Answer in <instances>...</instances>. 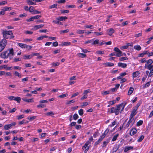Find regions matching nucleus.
I'll list each match as a JSON object with an SVG mask.
<instances>
[{
  "label": "nucleus",
  "mask_w": 153,
  "mask_h": 153,
  "mask_svg": "<svg viewBox=\"0 0 153 153\" xmlns=\"http://www.w3.org/2000/svg\"><path fill=\"white\" fill-rule=\"evenodd\" d=\"M71 45V43L69 42H64L63 45L64 46H67L69 45Z\"/></svg>",
  "instance_id": "obj_45"
},
{
  "label": "nucleus",
  "mask_w": 153,
  "mask_h": 153,
  "mask_svg": "<svg viewBox=\"0 0 153 153\" xmlns=\"http://www.w3.org/2000/svg\"><path fill=\"white\" fill-rule=\"evenodd\" d=\"M67 19V17L66 16H61L60 17V21H63L64 20H65L66 19Z\"/></svg>",
  "instance_id": "obj_55"
},
{
  "label": "nucleus",
  "mask_w": 153,
  "mask_h": 153,
  "mask_svg": "<svg viewBox=\"0 0 153 153\" xmlns=\"http://www.w3.org/2000/svg\"><path fill=\"white\" fill-rule=\"evenodd\" d=\"M34 17L35 19H39L41 17V15H37L34 16Z\"/></svg>",
  "instance_id": "obj_57"
},
{
  "label": "nucleus",
  "mask_w": 153,
  "mask_h": 153,
  "mask_svg": "<svg viewBox=\"0 0 153 153\" xmlns=\"http://www.w3.org/2000/svg\"><path fill=\"white\" fill-rule=\"evenodd\" d=\"M7 44V40L3 39L0 42V52L2 51L5 48Z\"/></svg>",
  "instance_id": "obj_3"
},
{
  "label": "nucleus",
  "mask_w": 153,
  "mask_h": 153,
  "mask_svg": "<svg viewBox=\"0 0 153 153\" xmlns=\"http://www.w3.org/2000/svg\"><path fill=\"white\" fill-rule=\"evenodd\" d=\"M24 115H20L18 116L17 117L18 120H20L21 119L23 118L24 117Z\"/></svg>",
  "instance_id": "obj_44"
},
{
  "label": "nucleus",
  "mask_w": 153,
  "mask_h": 153,
  "mask_svg": "<svg viewBox=\"0 0 153 153\" xmlns=\"http://www.w3.org/2000/svg\"><path fill=\"white\" fill-rule=\"evenodd\" d=\"M77 55L79 57L81 58H84L86 56V55L85 54L79 53L77 54Z\"/></svg>",
  "instance_id": "obj_15"
},
{
  "label": "nucleus",
  "mask_w": 153,
  "mask_h": 153,
  "mask_svg": "<svg viewBox=\"0 0 153 153\" xmlns=\"http://www.w3.org/2000/svg\"><path fill=\"white\" fill-rule=\"evenodd\" d=\"M94 33L97 36L102 35L103 34V33L102 32L99 33L97 32H95Z\"/></svg>",
  "instance_id": "obj_62"
},
{
  "label": "nucleus",
  "mask_w": 153,
  "mask_h": 153,
  "mask_svg": "<svg viewBox=\"0 0 153 153\" xmlns=\"http://www.w3.org/2000/svg\"><path fill=\"white\" fill-rule=\"evenodd\" d=\"M1 30L3 37L5 38L8 39L10 35V31L4 30Z\"/></svg>",
  "instance_id": "obj_6"
},
{
  "label": "nucleus",
  "mask_w": 153,
  "mask_h": 153,
  "mask_svg": "<svg viewBox=\"0 0 153 153\" xmlns=\"http://www.w3.org/2000/svg\"><path fill=\"white\" fill-rule=\"evenodd\" d=\"M134 48L137 51H140L141 49V47L139 45H135Z\"/></svg>",
  "instance_id": "obj_21"
},
{
  "label": "nucleus",
  "mask_w": 153,
  "mask_h": 153,
  "mask_svg": "<svg viewBox=\"0 0 153 153\" xmlns=\"http://www.w3.org/2000/svg\"><path fill=\"white\" fill-rule=\"evenodd\" d=\"M44 26V25H40L35 26L33 29L34 30H37L40 28Z\"/></svg>",
  "instance_id": "obj_13"
},
{
  "label": "nucleus",
  "mask_w": 153,
  "mask_h": 153,
  "mask_svg": "<svg viewBox=\"0 0 153 153\" xmlns=\"http://www.w3.org/2000/svg\"><path fill=\"white\" fill-rule=\"evenodd\" d=\"M9 55L10 50H8L1 53L0 56L2 58L6 59L8 58Z\"/></svg>",
  "instance_id": "obj_5"
},
{
  "label": "nucleus",
  "mask_w": 153,
  "mask_h": 153,
  "mask_svg": "<svg viewBox=\"0 0 153 153\" xmlns=\"http://www.w3.org/2000/svg\"><path fill=\"white\" fill-rule=\"evenodd\" d=\"M79 114L80 115H82L83 114V110L82 109H80L78 111Z\"/></svg>",
  "instance_id": "obj_42"
},
{
  "label": "nucleus",
  "mask_w": 153,
  "mask_h": 153,
  "mask_svg": "<svg viewBox=\"0 0 153 153\" xmlns=\"http://www.w3.org/2000/svg\"><path fill=\"white\" fill-rule=\"evenodd\" d=\"M108 143V141H104L103 142V145H102V147H105L106 146L107 144V143Z\"/></svg>",
  "instance_id": "obj_51"
},
{
  "label": "nucleus",
  "mask_w": 153,
  "mask_h": 153,
  "mask_svg": "<svg viewBox=\"0 0 153 153\" xmlns=\"http://www.w3.org/2000/svg\"><path fill=\"white\" fill-rule=\"evenodd\" d=\"M34 19H35L34 16H33L31 17L29 19H27L26 20V21L28 22L33 21Z\"/></svg>",
  "instance_id": "obj_37"
},
{
  "label": "nucleus",
  "mask_w": 153,
  "mask_h": 153,
  "mask_svg": "<svg viewBox=\"0 0 153 153\" xmlns=\"http://www.w3.org/2000/svg\"><path fill=\"white\" fill-rule=\"evenodd\" d=\"M103 64L105 65V67L109 66L111 67L114 65V64L111 62H106L103 63Z\"/></svg>",
  "instance_id": "obj_17"
},
{
  "label": "nucleus",
  "mask_w": 153,
  "mask_h": 153,
  "mask_svg": "<svg viewBox=\"0 0 153 153\" xmlns=\"http://www.w3.org/2000/svg\"><path fill=\"white\" fill-rule=\"evenodd\" d=\"M135 121V120L134 118L129 117V120L127 122L126 124L124 127L125 128H126L130 126V127H131L134 124Z\"/></svg>",
  "instance_id": "obj_2"
},
{
  "label": "nucleus",
  "mask_w": 153,
  "mask_h": 153,
  "mask_svg": "<svg viewBox=\"0 0 153 153\" xmlns=\"http://www.w3.org/2000/svg\"><path fill=\"white\" fill-rule=\"evenodd\" d=\"M48 32V30L47 29L42 30H39V32L40 33H46Z\"/></svg>",
  "instance_id": "obj_56"
},
{
  "label": "nucleus",
  "mask_w": 153,
  "mask_h": 153,
  "mask_svg": "<svg viewBox=\"0 0 153 153\" xmlns=\"http://www.w3.org/2000/svg\"><path fill=\"white\" fill-rule=\"evenodd\" d=\"M90 92L91 91H90V90L89 89H88L84 91L83 94H86L90 93Z\"/></svg>",
  "instance_id": "obj_48"
},
{
  "label": "nucleus",
  "mask_w": 153,
  "mask_h": 153,
  "mask_svg": "<svg viewBox=\"0 0 153 153\" xmlns=\"http://www.w3.org/2000/svg\"><path fill=\"white\" fill-rule=\"evenodd\" d=\"M96 53L98 54H104V51H97L96 52Z\"/></svg>",
  "instance_id": "obj_43"
},
{
  "label": "nucleus",
  "mask_w": 153,
  "mask_h": 153,
  "mask_svg": "<svg viewBox=\"0 0 153 153\" xmlns=\"http://www.w3.org/2000/svg\"><path fill=\"white\" fill-rule=\"evenodd\" d=\"M10 100H14L19 103L21 100V98L19 97H15L13 96H11L10 97Z\"/></svg>",
  "instance_id": "obj_7"
},
{
  "label": "nucleus",
  "mask_w": 153,
  "mask_h": 153,
  "mask_svg": "<svg viewBox=\"0 0 153 153\" xmlns=\"http://www.w3.org/2000/svg\"><path fill=\"white\" fill-rule=\"evenodd\" d=\"M118 65L119 67H121L123 68H125L127 66V64L126 63H123L121 62L118 63Z\"/></svg>",
  "instance_id": "obj_16"
},
{
  "label": "nucleus",
  "mask_w": 153,
  "mask_h": 153,
  "mask_svg": "<svg viewBox=\"0 0 153 153\" xmlns=\"http://www.w3.org/2000/svg\"><path fill=\"white\" fill-rule=\"evenodd\" d=\"M69 12V11L68 10H61V13H68Z\"/></svg>",
  "instance_id": "obj_49"
},
{
  "label": "nucleus",
  "mask_w": 153,
  "mask_h": 153,
  "mask_svg": "<svg viewBox=\"0 0 153 153\" xmlns=\"http://www.w3.org/2000/svg\"><path fill=\"white\" fill-rule=\"evenodd\" d=\"M53 46L56 47L58 45V43L57 42H55L53 43Z\"/></svg>",
  "instance_id": "obj_63"
},
{
  "label": "nucleus",
  "mask_w": 153,
  "mask_h": 153,
  "mask_svg": "<svg viewBox=\"0 0 153 153\" xmlns=\"http://www.w3.org/2000/svg\"><path fill=\"white\" fill-rule=\"evenodd\" d=\"M104 137V135L101 136L100 138L95 143V144L96 145H97L99 143V142H100L102 140V139H103V138Z\"/></svg>",
  "instance_id": "obj_18"
},
{
  "label": "nucleus",
  "mask_w": 153,
  "mask_h": 153,
  "mask_svg": "<svg viewBox=\"0 0 153 153\" xmlns=\"http://www.w3.org/2000/svg\"><path fill=\"white\" fill-rule=\"evenodd\" d=\"M29 48L28 49V50H30L32 48V47L31 46H28L26 44H24L23 48Z\"/></svg>",
  "instance_id": "obj_35"
},
{
  "label": "nucleus",
  "mask_w": 153,
  "mask_h": 153,
  "mask_svg": "<svg viewBox=\"0 0 153 153\" xmlns=\"http://www.w3.org/2000/svg\"><path fill=\"white\" fill-rule=\"evenodd\" d=\"M78 117V116L76 114H74L73 116V118L74 120H76Z\"/></svg>",
  "instance_id": "obj_46"
},
{
  "label": "nucleus",
  "mask_w": 153,
  "mask_h": 153,
  "mask_svg": "<svg viewBox=\"0 0 153 153\" xmlns=\"http://www.w3.org/2000/svg\"><path fill=\"white\" fill-rule=\"evenodd\" d=\"M128 59V58L126 57H121L119 58V60L120 61H122L125 60H127Z\"/></svg>",
  "instance_id": "obj_31"
},
{
  "label": "nucleus",
  "mask_w": 153,
  "mask_h": 153,
  "mask_svg": "<svg viewBox=\"0 0 153 153\" xmlns=\"http://www.w3.org/2000/svg\"><path fill=\"white\" fill-rule=\"evenodd\" d=\"M68 94L67 93H66V94H62L61 95H59L58 96V97H59L60 98H64L65 97H67V96H68Z\"/></svg>",
  "instance_id": "obj_24"
},
{
  "label": "nucleus",
  "mask_w": 153,
  "mask_h": 153,
  "mask_svg": "<svg viewBox=\"0 0 153 153\" xmlns=\"http://www.w3.org/2000/svg\"><path fill=\"white\" fill-rule=\"evenodd\" d=\"M133 148V147L132 146H126L124 151L125 152H126L132 149Z\"/></svg>",
  "instance_id": "obj_19"
},
{
  "label": "nucleus",
  "mask_w": 153,
  "mask_h": 153,
  "mask_svg": "<svg viewBox=\"0 0 153 153\" xmlns=\"http://www.w3.org/2000/svg\"><path fill=\"white\" fill-rule=\"evenodd\" d=\"M139 74V71H136L134 72L133 73V77L135 78Z\"/></svg>",
  "instance_id": "obj_23"
},
{
  "label": "nucleus",
  "mask_w": 153,
  "mask_h": 153,
  "mask_svg": "<svg viewBox=\"0 0 153 153\" xmlns=\"http://www.w3.org/2000/svg\"><path fill=\"white\" fill-rule=\"evenodd\" d=\"M116 55L117 57H120L122 56V51H120V52H116Z\"/></svg>",
  "instance_id": "obj_28"
},
{
  "label": "nucleus",
  "mask_w": 153,
  "mask_h": 153,
  "mask_svg": "<svg viewBox=\"0 0 153 153\" xmlns=\"http://www.w3.org/2000/svg\"><path fill=\"white\" fill-rule=\"evenodd\" d=\"M54 112L53 111H50L46 113L45 115L47 116H52L54 114Z\"/></svg>",
  "instance_id": "obj_26"
},
{
  "label": "nucleus",
  "mask_w": 153,
  "mask_h": 153,
  "mask_svg": "<svg viewBox=\"0 0 153 153\" xmlns=\"http://www.w3.org/2000/svg\"><path fill=\"white\" fill-rule=\"evenodd\" d=\"M142 35V33H139L138 34H135L134 35V36L135 37H138L140 36H141Z\"/></svg>",
  "instance_id": "obj_53"
},
{
  "label": "nucleus",
  "mask_w": 153,
  "mask_h": 153,
  "mask_svg": "<svg viewBox=\"0 0 153 153\" xmlns=\"http://www.w3.org/2000/svg\"><path fill=\"white\" fill-rule=\"evenodd\" d=\"M144 136L143 135H142L137 140L138 142H140L141 141L143 140L144 139Z\"/></svg>",
  "instance_id": "obj_33"
},
{
  "label": "nucleus",
  "mask_w": 153,
  "mask_h": 153,
  "mask_svg": "<svg viewBox=\"0 0 153 153\" xmlns=\"http://www.w3.org/2000/svg\"><path fill=\"white\" fill-rule=\"evenodd\" d=\"M114 51H115L116 52H120V49L117 47H115L114 49Z\"/></svg>",
  "instance_id": "obj_64"
},
{
  "label": "nucleus",
  "mask_w": 153,
  "mask_h": 153,
  "mask_svg": "<svg viewBox=\"0 0 153 153\" xmlns=\"http://www.w3.org/2000/svg\"><path fill=\"white\" fill-rule=\"evenodd\" d=\"M101 94L103 95L109 94H110V91H102Z\"/></svg>",
  "instance_id": "obj_29"
},
{
  "label": "nucleus",
  "mask_w": 153,
  "mask_h": 153,
  "mask_svg": "<svg viewBox=\"0 0 153 153\" xmlns=\"http://www.w3.org/2000/svg\"><path fill=\"white\" fill-rule=\"evenodd\" d=\"M134 90V88L132 87H130L128 92V95H131L133 92Z\"/></svg>",
  "instance_id": "obj_20"
},
{
  "label": "nucleus",
  "mask_w": 153,
  "mask_h": 153,
  "mask_svg": "<svg viewBox=\"0 0 153 153\" xmlns=\"http://www.w3.org/2000/svg\"><path fill=\"white\" fill-rule=\"evenodd\" d=\"M66 1L65 0H60L58 1H57V2L58 3H65V2Z\"/></svg>",
  "instance_id": "obj_58"
},
{
  "label": "nucleus",
  "mask_w": 153,
  "mask_h": 153,
  "mask_svg": "<svg viewBox=\"0 0 153 153\" xmlns=\"http://www.w3.org/2000/svg\"><path fill=\"white\" fill-rule=\"evenodd\" d=\"M57 7V4H54L53 5H51L49 7L50 9H52L53 8H56Z\"/></svg>",
  "instance_id": "obj_32"
},
{
  "label": "nucleus",
  "mask_w": 153,
  "mask_h": 153,
  "mask_svg": "<svg viewBox=\"0 0 153 153\" xmlns=\"http://www.w3.org/2000/svg\"><path fill=\"white\" fill-rule=\"evenodd\" d=\"M26 2L28 5H35L36 4V2L35 0H27Z\"/></svg>",
  "instance_id": "obj_10"
},
{
  "label": "nucleus",
  "mask_w": 153,
  "mask_h": 153,
  "mask_svg": "<svg viewBox=\"0 0 153 153\" xmlns=\"http://www.w3.org/2000/svg\"><path fill=\"white\" fill-rule=\"evenodd\" d=\"M107 34L110 36H112V34L114 32V30L112 28L107 30Z\"/></svg>",
  "instance_id": "obj_8"
},
{
  "label": "nucleus",
  "mask_w": 153,
  "mask_h": 153,
  "mask_svg": "<svg viewBox=\"0 0 153 153\" xmlns=\"http://www.w3.org/2000/svg\"><path fill=\"white\" fill-rule=\"evenodd\" d=\"M33 98H31L30 99H27L26 98H22V100L24 101L27 102H33Z\"/></svg>",
  "instance_id": "obj_14"
},
{
  "label": "nucleus",
  "mask_w": 153,
  "mask_h": 153,
  "mask_svg": "<svg viewBox=\"0 0 153 153\" xmlns=\"http://www.w3.org/2000/svg\"><path fill=\"white\" fill-rule=\"evenodd\" d=\"M10 128V125H7L4 126V129L5 130H7Z\"/></svg>",
  "instance_id": "obj_47"
},
{
  "label": "nucleus",
  "mask_w": 153,
  "mask_h": 153,
  "mask_svg": "<svg viewBox=\"0 0 153 153\" xmlns=\"http://www.w3.org/2000/svg\"><path fill=\"white\" fill-rule=\"evenodd\" d=\"M143 121L141 120L139 121L137 123V126H140L142 124Z\"/></svg>",
  "instance_id": "obj_38"
},
{
  "label": "nucleus",
  "mask_w": 153,
  "mask_h": 153,
  "mask_svg": "<svg viewBox=\"0 0 153 153\" xmlns=\"http://www.w3.org/2000/svg\"><path fill=\"white\" fill-rule=\"evenodd\" d=\"M109 131V129L108 128L106 129L105 130L104 133L102 135H104L105 137V135L108 133Z\"/></svg>",
  "instance_id": "obj_41"
},
{
  "label": "nucleus",
  "mask_w": 153,
  "mask_h": 153,
  "mask_svg": "<svg viewBox=\"0 0 153 153\" xmlns=\"http://www.w3.org/2000/svg\"><path fill=\"white\" fill-rule=\"evenodd\" d=\"M99 40L98 39H96L94 41L93 43L92 44V45H96L99 43Z\"/></svg>",
  "instance_id": "obj_36"
},
{
  "label": "nucleus",
  "mask_w": 153,
  "mask_h": 153,
  "mask_svg": "<svg viewBox=\"0 0 153 153\" xmlns=\"http://www.w3.org/2000/svg\"><path fill=\"white\" fill-rule=\"evenodd\" d=\"M126 104V103L125 102H123L119 105H118L117 106V111H118V112L119 113L120 112V110L121 109V108H122L121 110L120 111V112L122 111L124 109V107Z\"/></svg>",
  "instance_id": "obj_4"
},
{
  "label": "nucleus",
  "mask_w": 153,
  "mask_h": 153,
  "mask_svg": "<svg viewBox=\"0 0 153 153\" xmlns=\"http://www.w3.org/2000/svg\"><path fill=\"white\" fill-rule=\"evenodd\" d=\"M23 57L25 59H30L32 58L31 55L28 56L25 55Z\"/></svg>",
  "instance_id": "obj_39"
},
{
  "label": "nucleus",
  "mask_w": 153,
  "mask_h": 153,
  "mask_svg": "<svg viewBox=\"0 0 153 153\" xmlns=\"http://www.w3.org/2000/svg\"><path fill=\"white\" fill-rule=\"evenodd\" d=\"M144 67L145 68H147L149 70H151L153 68V60L150 59L147 60Z\"/></svg>",
  "instance_id": "obj_1"
},
{
  "label": "nucleus",
  "mask_w": 153,
  "mask_h": 153,
  "mask_svg": "<svg viewBox=\"0 0 153 153\" xmlns=\"http://www.w3.org/2000/svg\"><path fill=\"white\" fill-rule=\"evenodd\" d=\"M3 68L7 70H10V67H7V65H3Z\"/></svg>",
  "instance_id": "obj_52"
},
{
  "label": "nucleus",
  "mask_w": 153,
  "mask_h": 153,
  "mask_svg": "<svg viewBox=\"0 0 153 153\" xmlns=\"http://www.w3.org/2000/svg\"><path fill=\"white\" fill-rule=\"evenodd\" d=\"M75 101L74 100H72L70 101H68L66 102V105H69L71 103H74Z\"/></svg>",
  "instance_id": "obj_25"
},
{
  "label": "nucleus",
  "mask_w": 153,
  "mask_h": 153,
  "mask_svg": "<svg viewBox=\"0 0 153 153\" xmlns=\"http://www.w3.org/2000/svg\"><path fill=\"white\" fill-rule=\"evenodd\" d=\"M137 110H136V109H134V108L131 112V114L130 115V117L134 118V116L136 115V114L137 113V112H136Z\"/></svg>",
  "instance_id": "obj_12"
},
{
  "label": "nucleus",
  "mask_w": 153,
  "mask_h": 153,
  "mask_svg": "<svg viewBox=\"0 0 153 153\" xmlns=\"http://www.w3.org/2000/svg\"><path fill=\"white\" fill-rule=\"evenodd\" d=\"M33 33V32L28 30L26 31L25 32V33L26 34H31Z\"/></svg>",
  "instance_id": "obj_61"
},
{
  "label": "nucleus",
  "mask_w": 153,
  "mask_h": 153,
  "mask_svg": "<svg viewBox=\"0 0 153 153\" xmlns=\"http://www.w3.org/2000/svg\"><path fill=\"white\" fill-rule=\"evenodd\" d=\"M69 31V30H68L67 29L64 30H61L60 31V33L61 34L62 33H68Z\"/></svg>",
  "instance_id": "obj_54"
},
{
  "label": "nucleus",
  "mask_w": 153,
  "mask_h": 153,
  "mask_svg": "<svg viewBox=\"0 0 153 153\" xmlns=\"http://www.w3.org/2000/svg\"><path fill=\"white\" fill-rule=\"evenodd\" d=\"M76 33L79 34H82L85 33V30H77Z\"/></svg>",
  "instance_id": "obj_22"
},
{
  "label": "nucleus",
  "mask_w": 153,
  "mask_h": 153,
  "mask_svg": "<svg viewBox=\"0 0 153 153\" xmlns=\"http://www.w3.org/2000/svg\"><path fill=\"white\" fill-rule=\"evenodd\" d=\"M119 134H117L114 135L112 140V141H114L116 140L117 139V137H118Z\"/></svg>",
  "instance_id": "obj_34"
},
{
  "label": "nucleus",
  "mask_w": 153,
  "mask_h": 153,
  "mask_svg": "<svg viewBox=\"0 0 153 153\" xmlns=\"http://www.w3.org/2000/svg\"><path fill=\"white\" fill-rule=\"evenodd\" d=\"M35 10L33 6H30L29 8V11L32 13Z\"/></svg>",
  "instance_id": "obj_27"
},
{
  "label": "nucleus",
  "mask_w": 153,
  "mask_h": 153,
  "mask_svg": "<svg viewBox=\"0 0 153 153\" xmlns=\"http://www.w3.org/2000/svg\"><path fill=\"white\" fill-rule=\"evenodd\" d=\"M88 102H84L83 103V105L81 106V107H83V106H85L87 105H88V104H89Z\"/></svg>",
  "instance_id": "obj_60"
},
{
  "label": "nucleus",
  "mask_w": 153,
  "mask_h": 153,
  "mask_svg": "<svg viewBox=\"0 0 153 153\" xmlns=\"http://www.w3.org/2000/svg\"><path fill=\"white\" fill-rule=\"evenodd\" d=\"M46 107V105L45 104H41L39 105H38L37 106V107L38 108H43L45 107Z\"/></svg>",
  "instance_id": "obj_40"
},
{
  "label": "nucleus",
  "mask_w": 153,
  "mask_h": 153,
  "mask_svg": "<svg viewBox=\"0 0 153 153\" xmlns=\"http://www.w3.org/2000/svg\"><path fill=\"white\" fill-rule=\"evenodd\" d=\"M137 132V130L135 128H132L131 130L130 134L131 136H132L136 134Z\"/></svg>",
  "instance_id": "obj_11"
},
{
  "label": "nucleus",
  "mask_w": 153,
  "mask_h": 153,
  "mask_svg": "<svg viewBox=\"0 0 153 153\" xmlns=\"http://www.w3.org/2000/svg\"><path fill=\"white\" fill-rule=\"evenodd\" d=\"M117 110V108H112L111 109V113H114L116 115H117L119 114V112H118V111Z\"/></svg>",
  "instance_id": "obj_9"
},
{
  "label": "nucleus",
  "mask_w": 153,
  "mask_h": 153,
  "mask_svg": "<svg viewBox=\"0 0 153 153\" xmlns=\"http://www.w3.org/2000/svg\"><path fill=\"white\" fill-rule=\"evenodd\" d=\"M88 95L87 94H84V95L81 98V100H83L84 99L86 98L87 97Z\"/></svg>",
  "instance_id": "obj_59"
},
{
  "label": "nucleus",
  "mask_w": 153,
  "mask_h": 153,
  "mask_svg": "<svg viewBox=\"0 0 153 153\" xmlns=\"http://www.w3.org/2000/svg\"><path fill=\"white\" fill-rule=\"evenodd\" d=\"M150 70V71L149 74V76H150L153 75V68L152 69H151V70Z\"/></svg>",
  "instance_id": "obj_50"
},
{
  "label": "nucleus",
  "mask_w": 153,
  "mask_h": 153,
  "mask_svg": "<svg viewBox=\"0 0 153 153\" xmlns=\"http://www.w3.org/2000/svg\"><path fill=\"white\" fill-rule=\"evenodd\" d=\"M14 75L20 78L22 76L21 74L17 71H15L14 73Z\"/></svg>",
  "instance_id": "obj_30"
}]
</instances>
